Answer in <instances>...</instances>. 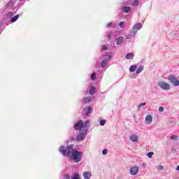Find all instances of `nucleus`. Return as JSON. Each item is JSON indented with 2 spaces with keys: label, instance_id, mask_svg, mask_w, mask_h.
<instances>
[{
  "label": "nucleus",
  "instance_id": "nucleus-5",
  "mask_svg": "<svg viewBox=\"0 0 179 179\" xmlns=\"http://www.w3.org/2000/svg\"><path fill=\"white\" fill-rule=\"evenodd\" d=\"M142 29V24L141 23L136 24L134 27L131 29V31L134 32V34H136L138 30Z\"/></svg>",
  "mask_w": 179,
  "mask_h": 179
},
{
  "label": "nucleus",
  "instance_id": "nucleus-34",
  "mask_svg": "<svg viewBox=\"0 0 179 179\" xmlns=\"http://www.w3.org/2000/svg\"><path fill=\"white\" fill-rule=\"evenodd\" d=\"M64 178H65V179H71V176L67 174V175H65V176H64Z\"/></svg>",
  "mask_w": 179,
  "mask_h": 179
},
{
  "label": "nucleus",
  "instance_id": "nucleus-25",
  "mask_svg": "<svg viewBox=\"0 0 179 179\" xmlns=\"http://www.w3.org/2000/svg\"><path fill=\"white\" fill-rule=\"evenodd\" d=\"M14 15H15V13L12 11H10V12L8 13V16L9 17H12V16H13Z\"/></svg>",
  "mask_w": 179,
  "mask_h": 179
},
{
  "label": "nucleus",
  "instance_id": "nucleus-28",
  "mask_svg": "<svg viewBox=\"0 0 179 179\" xmlns=\"http://www.w3.org/2000/svg\"><path fill=\"white\" fill-rule=\"evenodd\" d=\"M106 124V120H102L100 122V125H105Z\"/></svg>",
  "mask_w": 179,
  "mask_h": 179
},
{
  "label": "nucleus",
  "instance_id": "nucleus-40",
  "mask_svg": "<svg viewBox=\"0 0 179 179\" xmlns=\"http://www.w3.org/2000/svg\"><path fill=\"white\" fill-rule=\"evenodd\" d=\"M19 1H22V0H19Z\"/></svg>",
  "mask_w": 179,
  "mask_h": 179
},
{
  "label": "nucleus",
  "instance_id": "nucleus-4",
  "mask_svg": "<svg viewBox=\"0 0 179 179\" xmlns=\"http://www.w3.org/2000/svg\"><path fill=\"white\" fill-rule=\"evenodd\" d=\"M168 79L171 83L174 85V86H179V80L176 78V76L170 75L169 76Z\"/></svg>",
  "mask_w": 179,
  "mask_h": 179
},
{
  "label": "nucleus",
  "instance_id": "nucleus-22",
  "mask_svg": "<svg viewBox=\"0 0 179 179\" xmlns=\"http://www.w3.org/2000/svg\"><path fill=\"white\" fill-rule=\"evenodd\" d=\"M71 179H80L79 173H74Z\"/></svg>",
  "mask_w": 179,
  "mask_h": 179
},
{
  "label": "nucleus",
  "instance_id": "nucleus-20",
  "mask_svg": "<svg viewBox=\"0 0 179 179\" xmlns=\"http://www.w3.org/2000/svg\"><path fill=\"white\" fill-rule=\"evenodd\" d=\"M92 111H93V108H92V106H89L86 113V115H89V114H91Z\"/></svg>",
  "mask_w": 179,
  "mask_h": 179
},
{
  "label": "nucleus",
  "instance_id": "nucleus-35",
  "mask_svg": "<svg viewBox=\"0 0 179 179\" xmlns=\"http://www.w3.org/2000/svg\"><path fill=\"white\" fill-rule=\"evenodd\" d=\"M111 26H113V22H109L107 24L108 27H111Z\"/></svg>",
  "mask_w": 179,
  "mask_h": 179
},
{
  "label": "nucleus",
  "instance_id": "nucleus-10",
  "mask_svg": "<svg viewBox=\"0 0 179 179\" xmlns=\"http://www.w3.org/2000/svg\"><path fill=\"white\" fill-rule=\"evenodd\" d=\"M125 39H124V37L120 36L117 38V45H121V44H122L124 43Z\"/></svg>",
  "mask_w": 179,
  "mask_h": 179
},
{
  "label": "nucleus",
  "instance_id": "nucleus-24",
  "mask_svg": "<svg viewBox=\"0 0 179 179\" xmlns=\"http://www.w3.org/2000/svg\"><path fill=\"white\" fill-rule=\"evenodd\" d=\"M153 155H155V153H154L153 152H148V153L147 154V156H148V157H149L150 159H152V156Z\"/></svg>",
  "mask_w": 179,
  "mask_h": 179
},
{
  "label": "nucleus",
  "instance_id": "nucleus-38",
  "mask_svg": "<svg viewBox=\"0 0 179 179\" xmlns=\"http://www.w3.org/2000/svg\"><path fill=\"white\" fill-rule=\"evenodd\" d=\"M87 124H89V120H87V121L85 122V125H87Z\"/></svg>",
  "mask_w": 179,
  "mask_h": 179
},
{
  "label": "nucleus",
  "instance_id": "nucleus-9",
  "mask_svg": "<svg viewBox=\"0 0 179 179\" xmlns=\"http://www.w3.org/2000/svg\"><path fill=\"white\" fill-rule=\"evenodd\" d=\"M83 177L85 179H90V177H92V173L89 171H85L83 173Z\"/></svg>",
  "mask_w": 179,
  "mask_h": 179
},
{
  "label": "nucleus",
  "instance_id": "nucleus-26",
  "mask_svg": "<svg viewBox=\"0 0 179 179\" xmlns=\"http://www.w3.org/2000/svg\"><path fill=\"white\" fill-rule=\"evenodd\" d=\"M91 78L92 80H96V73H92Z\"/></svg>",
  "mask_w": 179,
  "mask_h": 179
},
{
  "label": "nucleus",
  "instance_id": "nucleus-12",
  "mask_svg": "<svg viewBox=\"0 0 179 179\" xmlns=\"http://www.w3.org/2000/svg\"><path fill=\"white\" fill-rule=\"evenodd\" d=\"M107 62H108V59H104L101 63V68H105L107 66Z\"/></svg>",
  "mask_w": 179,
  "mask_h": 179
},
{
  "label": "nucleus",
  "instance_id": "nucleus-1",
  "mask_svg": "<svg viewBox=\"0 0 179 179\" xmlns=\"http://www.w3.org/2000/svg\"><path fill=\"white\" fill-rule=\"evenodd\" d=\"M59 152L63 156L71 157L75 163H79L82 160V156H83V152H79L76 150H73V145L69 146H62L59 148Z\"/></svg>",
  "mask_w": 179,
  "mask_h": 179
},
{
  "label": "nucleus",
  "instance_id": "nucleus-13",
  "mask_svg": "<svg viewBox=\"0 0 179 179\" xmlns=\"http://www.w3.org/2000/svg\"><path fill=\"white\" fill-rule=\"evenodd\" d=\"M134 36H135V32H134L132 30H131L130 33L128 34L127 39L129 40L131 38H132V37H134Z\"/></svg>",
  "mask_w": 179,
  "mask_h": 179
},
{
  "label": "nucleus",
  "instance_id": "nucleus-19",
  "mask_svg": "<svg viewBox=\"0 0 179 179\" xmlns=\"http://www.w3.org/2000/svg\"><path fill=\"white\" fill-rule=\"evenodd\" d=\"M94 93H96V88H94V87H92L90 90V94L93 95Z\"/></svg>",
  "mask_w": 179,
  "mask_h": 179
},
{
  "label": "nucleus",
  "instance_id": "nucleus-18",
  "mask_svg": "<svg viewBox=\"0 0 179 179\" xmlns=\"http://www.w3.org/2000/svg\"><path fill=\"white\" fill-rule=\"evenodd\" d=\"M84 101L86 104H89V103L92 101V98L90 96L87 98H84Z\"/></svg>",
  "mask_w": 179,
  "mask_h": 179
},
{
  "label": "nucleus",
  "instance_id": "nucleus-11",
  "mask_svg": "<svg viewBox=\"0 0 179 179\" xmlns=\"http://www.w3.org/2000/svg\"><path fill=\"white\" fill-rule=\"evenodd\" d=\"M130 141L132 142H138V136L134 134L129 136Z\"/></svg>",
  "mask_w": 179,
  "mask_h": 179
},
{
  "label": "nucleus",
  "instance_id": "nucleus-16",
  "mask_svg": "<svg viewBox=\"0 0 179 179\" xmlns=\"http://www.w3.org/2000/svg\"><path fill=\"white\" fill-rule=\"evenodd\" d=\"M17 19H19V15H17L14 16L13 18H11V20H10L11 23H15V22H16V20H17Z\"/></svg>",
  "mask_w": 179,
  "mask_h": 179
},
{
  "label": "nucleus",
  "instance_id": "nucleus-33",
  "mask_svg": "<svg viewBox=\"0 0 179 179\" xmlns=\"http://www.w3.org/2000/svg\"><path fill=\"white\" fill-rule=\"evenodd\" d=\"M125 22H120V27H124V24Z\"/></svg>",
  "mask_w": 179,
  "mask_h": 179
},
{
  "label": "nucleus",
  "instance_id": "nucleus-7",
  "mask_svg": "<svg viewBox=\"0 0 179 179\" xmlns=\"http://www.w3.org/2000/svg\"><path fill=\"white\" fill-rule=\"evenodd\" d=\"M85 138L86 136H85V134L80 133L76 137V141H78V142H80L83 141Z\"/></svg>",
  "mask_w": 179,
  "mask_h": 179
},
{
  "label": "nucleus",
  "instance_id": "nucleus-23",
  "mask_svg": "<svg viewBox=\"0 0 179 179\" xmlns=\"http://www.w3.org/2000/svg\"><path fill=\"white\" fill-rule=\"evenodd\" d=\"M171 139H172L173 141H177V140H178V136H177L176 135H173L171 136Z\"/></svg>",
  "mask_w": 179,
  "mask_h": 179
},
{
  "label": "nucleus",
  "instance_id": "nucleus-30",
  "mask_svg": "<svg viewBox=\"0 0 179 179\" xmlns=\"http://www.w3.org/2000/svg\"><path fill=\"white\" fill-rule=\"evenodd\" d=\"M108 152V150L107 149H105V150H103L102 151V154H103V155H107Z\"/></svg>",
  "mask_w": 179,
  "mask_h": 179
},
{
  "label": "nucleus",
  "instance_id": "nucleus-15",
  "mask_svg": "<svg viewBox=\"0 0 179 179\" xmlns=\"http://www.w3.org/2000/svg\"><path fill=\"white\" fill-rule=\"evenodd\" d=\"M123 12L124 13H129V12H131V7H124V8H123Z\"/></svg>",
  "mask_w": 179,
  "mask_h": 179
},
{
  "label": "nucleus",
  "instance_id": "nucleus-14",
  "mask_svg": "<svg viewBox=\"0 0 179 179\" xmlns=\"http://www.w3.org/2000/svg\"><path fill=\"white\" fill-rule=\"evenodd\" d=\"M135 57L134 53H129L126 55V59H132Z\"/></svg>",
  "mask_w": 179,
  "mask_h": 179
},
{
  "label": "nucleus",
  "instance_id": "nucleus-3",
  "mask_svg": "<svg viewBox=\"0 0 179 179\" xmlns=\"http://www.w3.org/2000/svg\"><path fill=\"white\" fill-rule=\"evenodd\" d=\"M83 128H86V125H85V123H83V121L82 120L78 121L74 124L75 131H79L83 129Z\"/></svg>",
  "mask_w": 179,
  "mask_h": 179
},
{
  "label": "nucleus",
  "instance_id": "nucleus-6",
  "mask_svg": "<svg viewBox=\"0 0 179 179\" xmlns=\"http://www.w3.org/2000/svg\"><path fill=\"white\" fill-rule=\"evenodd\" d=\"M139 173V168L138 166H133L130 169V174L131 176H136Z\"/></svg>",
  "mask_w": 179,
  "mask_h": 179
},
{
  "label": "nucleus",
  "instance_id": "nucleus-39",
  "mask_svg": "<svg viewBox=\"0 0 179 179\" xmlns=\"http://www.w3.org/2000/svg\"><path fill=\"white\" fill-rule=\"evenodd\" d=\"M176 170L179 171V165H178V167L176 168Z\"/></svg>",
  "mask_w": 179,
  "mask_h": 179
},
{
  "label": "nucleus",
  "instance_id": "nucleus-27",
  "mask_svg": "<svg viewBox=\"0 0 179 179\" xmlns=\"http://www.w3.org/2000/svg\"><path fill=\"white\" fill-rule=\"evenodd\" d=\"M158 110L159 113H163V111H164V107L160 106Z\"/></svg>",
  "mask_w": 179,
  "mask_h": 179
},
{
  "label": "nucleus",
  "instance_id": "nucleus-32",
  "mask_svg": "<svg viewBox=\"0 0 179 179\" xmlns=\"http://www.w3.org/2000/svg\"><path fill=\"white\" fill-rule=\"evenodd\" d=\"M143 106H146V103H141L140 105H138V108H141Z\"/></svg>",
  "mask_w": 179,
  "mask_h": 179
},
{
  "label": "nucleus",
  "instance_id": "nucleus-17",
  "mask_svg": "<svg viewBox=\"0 0 179 179\" xmlns=\"http://www.w3.org/2000/svg\"><path fill=\"white\" fill-rule=\"evenodd\" d=\"M136 65H132L130 66L129 71L130 72H135L136 71Z\"/></svg>",
  "mask_w": 179,
  "mask_h": 179
},
{
  "label": "nucleus",
  "instance_id": "nucleus-2",
  "mask_svg": "<svg viewBox=\"0 0 179 179\" xmlns=\"http://www.w3.org/2000/svg\"><path fill=\"white\" fill-rule=\"evenodd\" d=\"M158 86L163 90H170L171 89V86L170 84L164 82V81H160L158 83Z\"/></svg>",
  "mask_w": 179,
  "mask_h": 179
},
{
  "label": "nucleus",
  "instance_id": "nucleus-36",
  "mask_svg": "<svg viewBox=\"0 0 179 179\" xmlns=\"http://www.w3.org/2000/svg\"><path fill=\"white\" fill-rule=\"evenodd\" d=\"M107 37L109 40H111V34H108Z\"/></svg>",
  "mask_w": 179,
  "mask_h": 179
},
{
  "label": "nucleus",
  "instance_id": "nucleus-8",
  "mask_svg": "<svg viewBox=\"0 0 179 179\" xmlns=\"http://www.w3.org/2000/svg\"><path fill=\"white\" fill-rule=\"evenodd\" d=\"M152 121H153V117L151 115H148L145 117V122L147 124H152Z\"/></svg>",
  "mask_w": 179,
  "mask_h": 179
},
{
  "label": "nucleus",
  "instance_id": "nucleus-29",
  "mask_svg": "<svg viewBox=\"0 0 179 179\" xmlns=\"http://www.w3.org/2000/svg\"><path fill=\"white\" fill-rule=\"evenodd\" d=\"M138 2H139V0H135L134 2V6H138Z\"/></svg>",
  "mask_w": 179,
  "mask_h": 179
},
{
  "label": "nucleus",
  "instance_id": "nucleus-31",
  "mask_svg": "<svg viewBox=\"0 0 179 179\" xmlns=\"http://www.w3.org/2000/svg\"><path fill=\"white\" fill-rule=\"evenodd\" d=\"M157 169H158L159 170H163V169H164V166H162V165H159V166H157Z\"/></svg>",
  "mask_w": 179,
  "mask_h": 179
},
{
  "label": "nucleus",
  "instance_id": "nucleus-37",
  "mask_svg": "<svg viewBox=\"0 0 179 179\" xmlns=\"http://www.w3.org/2000/svg\"><path fill=\"white\" fill-rule=\"evenodd\" d=\"M102 50H103V51H106L107 47H106V45H103V46H102Z\"/></svg>",
  "mask_w": 179,
  "mask_h": 179
},
{
  "label": "nucleus",
  "instance_id": "nucleus-21",
  "mask_svg": "<svg viewBox=\"0 0 179 179\" xmlns=\"http://www.w3.org/2000/svg\"><path fill=\"white\" fill-rule=\"evenodd\" d=\"M143 66H141L136 71V73L139 74L142 71H143Z\"/></svg>",
  "mask_w": 179,
  "mask_h": 179
}]
</instances>
